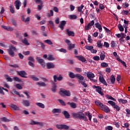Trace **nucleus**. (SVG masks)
<instances>
[{
    "instance_id": "774afa93",
    "label": "nucleus",
    "mask_w": 130,
    "mask_h": 130,
    "mask_svg": "<svg viewBox=\"0 0 130 130\" xmlns=\"http://www.w3.org/2000/svg\"><path fill=\"white\" fill-rule=\"evenodd\" d=\"M104 46H105V47L108 48V47H109V43H108V42H104Z\"/></svg>"
},
{
    "instance_id": "4be33fe9",
    "label": "nucleus",
    "mask_w": 130,
    "mask_h": 130,
    "mask_svg": "<svg viewBox=\"0 0 130 130\" xmlns=\"http://www.w3.org/2000/svg\"><path fill=\"white\" fill-rule=\"evenodd\" d=\"M36 105H37V106H38V107L42 108L43 109H44V108H45V105L42 103H37Z\"/></svg>"
},
{
    "instance_id": "c756f323",
    "label": "nucleus",
    "mask_w": 130,
    "mask_h": 130,
    "mask_svg": "<svg viewBox=\"0 0 130 130\" xmlns=\"http://www.w3.org/2000/svg\"><path fill=\"white\" fill-rule=\"evenodd\" d=\"M119 103H122V104H125L127 103V101L126 100H123L122 99H120L118 100Z\"/></svg>"
},
{
    "instance_id": "e2e57ef3",
    "label": "nucleus",
    "mask_w": 130,
    "mask_h": 130,
    "mask_svg": "<svg viewBox=\"0 0 130 130\" xmlns=\"http://www.w3.org/2000/svg\"><path fill=\"white\" fill-rule=\"evenodd\" d=\"M128 23H129V21L124 20V23L125 24L123 26H126V27H127L128 26Z\"/></svg>"
},
{
    "instance_id": "79ce46f5",
    "label": "nucleus",
    "mask_w": 130,
    "mask_h": 130,
    "mask_svg": "<svg viewBox=\"0 0 130 130\" xmlns=\"http://www.w3.org/2000/svg\"><path fill=\"white\" fill-rule=\"evenodd\" d=\"M110 80L112 84H114V83H115V77H114V76L112 75Z\"/></svg>"
},
{
    "instance_id": "423d86ee",
    "label": "nucleus",
    "mask_w": 130,
    "mask_h": 130,
    "mask_svg": "<svg viewBox=\"0 0 130 130\" xmlns=\"http://www.w3.org/2000/svg\"><path fill=\"white\" fill-rule=\"evenodd\" d=\"M85 49H87V50H90L91 53H97V50L94 49V47H93V46H85Z\"/></svg>"
},
{
    "instance_id": "f8f14e48",
    "label": "nucleus",
    "mask_w": 130,
    "mask_h": 130,
    "mask_svg": "<svg viewBox=\"0 0 130 130\" xmlns=\"http://www.w3.org/2000/svg\"><path fill=\"white\" fill-rule=\"evenodd\" d=\"M86 75L88 79H90L91 81H94L93 78H95V75H94L92 72H87Z\"/></svg>"
},
{
    "instance_id": "39448f33",
    "label": "nucleus",
    "mask_w": 130,
    "mask_h": 130,
    "mask_svg": "<svg viewBox=\"0 0 130 130\" xmlns=\"http://www.w3.org/2000/svg\"><path fill=\"white\" fill-rule=\"evenodd\" d=\"M56 127L58 129H69L70 127L66 124H57Z\"/></svg>"
},
{
    "instance_id": "f704fd0d",
    "label": "nucleus",
    "mask_w": 130,
    "mask_h": 130,
    "mask_svg": "<svg viewBox=\"0 0 130 130\" xmlns=\"http://www.w3.org/2000/svg\"><path fill=\"white\" fill-rule=\"evenodd\" d=\"M78 82L80 84L82 85V86H83V87H84V88H87V86H88V85H87V84H86V83H85V82L81 81V80H79Z\"/></svg>"
},
{
    "instance_id": "0e129e2a",
    "label": "nucleus",
    "mask_w": 130,
    "mask_h": 130,
    "mask_svg": "<svg viewBox=\"0 0 130 130\" xmlns=\"http://www.w3.org/2000/svg\"><path fill=\"white\" fill-rule=\"evenodd\" d=\"M38 44H40L42 48L43 49H44V48H45V46L44 45V44L41 42H38Z\"/></svg>"
},
{
    "instance_id": "3c124183",
    "label": "nucleus",
    "mask_w": 130,
    "mask_h": 130,
    "mask_svg": "<svg viewBox=\"0 0 130 130\" xmlns=\"http://www.w3.org/2000/svg\"><path fill=\"white\" fill-rule=\"evenodd\" d=\"M102 68H107L108 67V63L106 62H102L101 64Z\"/></svg>"
},
{
    "instance_id": "bb28decb",
    "label": "nucleus",
    "mask_w": 130,
    "mask_h": 130,
    "mask_svg": "<svg viewBox=\"0 0 130 130\" xmlns=\"http://www.w3.org/2000/svg\"><path fill=\"white\" fill-rule=\"evenodd\" d=\"M85 114L86 116L88 117L89 120L91 121L92 119V114L90 113L89 112H87L85 113Z\"/></svg>"
},
{
    "instance_id": "680f3d73",
    "label": "nucleus",
    "mask_w": 130,
    "mask_h": 130,
    "mask_svg": "<svg viewBox=\"0 0 130 130\" xmlns=\"http://www.w3.org/2000/svg\"><path fill=\"white\" fill-rule=\"evenodd\" d=\"M98 47L99 48L102 47V44L101 43V41H98L97 42Z\"/></svg>"
},
{
    "instance_id": "864d4df0",
    "label": "nucleus",
    "mask_w": 130,
    "mask_h": 130,
    "mask_svg": "<svg viewBox=\"0 0 130 130\" xmlns=\"http://www.w3.org/2000/svg\"><path fill=\"white\" fill-rule=\"evenodd\" d=\"M107 98L110 100H113V101H116V100L111 96L107 95Z\"/></svg>"
},
{
    "instance_id": "49530a36",
    "label": "nucleus",
    "mask_w": 130,
    "mask_h": 130,
    "mask_svg": "<svg viewBox=\"0 0 130 130\" xmlns=\"http://www.w3.org/2000/svg\"><path fill=\"white\" fill-rule=\"evenodd\" d=\"M15 87L19 90H22V89H23V87L20 84H16Z\"/></svg>"
},
{
    "instance_id": "4468645a",
    "label": "nucleus",
    "mask_w": 130,
    "mask_h": 130,
    "mask_svg": "<svg viewBox=\"0 0 130 130\" xmlns=\"http://www.w3.org/2000/svg\"><path fill=\"white\" fill-rule=\"evenodd\" d=\"M99 80L102 84H103V85H105V86H107V83H106V81H105V79H104V77H103V76H100Z\"/></svg>"
},
{
    "instance_id": "6ab92c4d",
    "label": "nucleus",
    "mask_w": 130,
    "mask_h": 130,
    "mask_svg": "<svg viewBox=\"0 0 130 130\" xmlns=\"http://www.w3.org/2000/svg\"><path fill=\"white\" fill-rule=\"evenodd\" d=\"M96 28H98L99 30V32H102V26L100 24V23H96L95 24Z\"/></svg>"
},
{
    "instance_id": "ddd939ff",
    "label": "nucleus",
    "mask_w": 130,
    "mask_h": 130,
    "mask_svg": "<svg viewBox=\"0 0 130 130\" xmlns=\"http://www.w3.org/2000/svg\"><path fill=\"white\" fill-rule=\"evenodd\" d=\"M53 78L54 82H57V80L61 81V80H62V76H61V75H59V77L58 78L56 75H54Z\"/></svg>"
},
{
    "instance_id": "412c9836",
    "label": "nucleus",
    "mask_w": 130,
    "mask_h": 130,
    "mask_svg": "<svg viewBox=\"0 0 130 130\" xmlns=\"http://www.w3.org/2000/svg\"><path fill=\"white\" fill-rule=\"evenodd\" d=\"M84 5H82L81 6L78 7L77 8L78 12L81 13V14H83L84 13V11H83V9L84 8Z\"/></svg>"
},
{
    "instance_id": "6e6d98bb",
    "label": "nucleus",
    "mask_w": 130,
    "mask_h": 130,
    "mask_svg": "<svg viewBox=\"0 0 130 130\" xmlns=\"http://www.w3.org/2000/svg\"><path fill=\"white\" fill-rule=\"evenodd\" d=\"M117 37L118 38H120V37H123L124 36V34L123 33H121V34H118L116 35Z\"/></svg>"
},
{
    "instance_id": "5701e85b",
    "label": "nucleus",
    "mask_w": 130,
    "mask_h": 130,
    "mask_svg": "<svg viewBox=\"0 0 130 130\" xmlns=\"http://www.w3.org/2000/svg\"><path fill=\"white\" fill-rule=\"evenodd\" d=\"M66 32L69 36H75V32H74V31H70L69 29H67Z\"/></svg>"
},
{
    "instance_id": "5fc2aeb1",
    "label": "nucleus",
    "mask_w": 130,
    "mask_h": 130,
    "mask_svg": "<svg viewBox=\"0 0 130 130\" xmlns=\"http://www.w3.org/2000/svg\"><path fill=\"white\" fill-rule=\"evenodd\" d=\"M29 124H30L31 125H34L35 124H37V122L33 120H31Z\"/></svg>"
},
{
    "instance_id": "a19ab883",
    "label": "nucleus",
    "mask_w": 130,
    "mask_h": 130,
    "mask_svg": "<svg viewBox=\"0 0 130 130\" xmlns=\"http://www.w3.org/2000/svg\"><path fill=\"white\" fill-rule=\"evenodd\" d=\"M118 29L120 32H123L124 31V28H123V26L120 24H119L118 26Z\"/></svg>"
},
{
    "instance_id": "37998d69",
    "label": "nucleus",
    "mask_w": 130,
    "mask_h": 130,
    "mask_svg": "<svg viewBox=\"0 0 130 130\" xmlns=\"http://www.w3.org/2000/svg\"><path fill=\"white\" fill-rule=\"evenodd\" d=\"M101 60H104L105 58V53H101L100 54Z\"/></svg>"
},
{
    "instance_id": "0eeeda50",
    "label": "nucleus",
    "mask_w": 130,
    "mask_h": 130,
    "mask_svg": "<svg viewBox=\"0 0 130 130\" xmlns=\"http://www.w3.org/2000/svg\"><path fill=\"white\" fill-rule=\"evenodd\" d=\"M93 88H95L96 91L98 92V93L100 94L102 96L104 95L103 91H102V88L99 86H93Z\"/></svg>"
},
{
    "instance_id": "cd10ccee",
    "label": "nucleus",
    "mask_w": 130,
    "mask_h": 130,
    "mask_svg": "<svg viewBox=\"0 0 130 130\" xmlns=\"http://www.w3.org/2000/svg\"><path fill=\"white\" fill-rule=\"evenodd\" d=\"M62 113L64 115L66 118H70V114H69V112H68V111H62Z\"/></svg>"
},
{
    "instance_id": "13d9d810",
    "label": "nucleus",
    "mask_w": 130,
    "mask_h": 130,
    "mask_svg": "<svg viewBox=\"0 0 130 130\" xmlns=\"http://www.w3.org/2000/svg\"><path fill=\"white\" fill-rule=\"evenodd\" d=\"M28 60H29V61H32V62H34V61H35L34 58L31 56L28 57Z\"/></svg>"
},
{
    "instance_id": "ea45409f",
    "label": "nucleus",
    "mask_w": 130,
    "mask_h": 130,
    "mask_svg": "<svg viewBox=\"0 0 130 130\" xmlns=\"http://www.w3.org/2000/svg\"><path fill=\"white\" fill-rule=\"evenodd\" d=\"M44 42H45V43H47L49 45H52V44H53V43L50 40H45Z\"/></svg>"
},
{
    "instance_id": "4c0bfd02",
    "label": "nucleus",
    "mask_w": 130,
    "mask_h": 130,
    "mask_svg": "<svg viewBox=\"0 0 130 130\" xmlns=\"http://www.w3.org/2000/svg\"><path fill=\"white\" fill-rule=\"evenodd\" d=\"M5 79H6L7 82H13V79L10 77L8 75H5Z\"/></svg>"
},
{
    "instance_id": "58836bf2",
    "label": "nucleus",
    "mask_w": 130,
    "mask_h": 130,
    "mask_svg": "<svg viewBox=\"0 0 130 130\" xmlns=\"http://www.w3.org/2000/svg\"><path fill=\"white\" fill-rule=\"evenodd\" d=\"M95 103L96 104V105H97V106H100V107H102L103 105V104H102V103L100 102V101H96L95 102Z\"/></svg>"
},
{
    "instance_id": "052dcab7",
    "label": "nucleus",
    "mask_w": 130,
    "mask_h": 130,
    "mask_svg": "<svg viewBox=\"0 0 130 130\" xmlns=\"http://www.w3.org/2000/svg\"><path fill=\"white\" fill-rule=\"evenodd\" d=\"M111 44V47H112V48H114V47H115V45L116 44L115 43V42H114V41H112Z\"/></svg>"
},
{
    "instance_id": "a18cd8bd",
    "label": "nucleus",
    "mask_w": 130,
    "mask_h": 130,
    "mask_svg": "<svg viewBox=\"0 0 130 130\" xmlns=\"http://www.w3.org/2000/svg\"><path fill=\"white\" fill-rule=\"evenodd\" d=\"M10 10L12 14H14L15 13V10L14 9V7H13V4H11L10 7Z\"/></svg>"
},
{
    "instance_id": "e433bc0d",
    "label": "nucleus",
    "mask_w": 130,
    "mask_h": 130,
    "mask_svg": "<svg viewBox=\"0 0 130 130\" xmlns=\"http://www.w3.org/2000/svg\"><path fill=\"white\" fill-rule=\"evenodd\" d=\"M57 86H56V84L55 83H54L52 87L51 88V91H52V92H56V87Z\"/></svg>"
},
{
    "instance_id": "4d7b16f0",
    "label": "nucleus",
    "mask_w": 130,
    "mask_h": 130,
    "mask_svg": "<svg viewBox=\"0 0 130 130\" xmlns=\"http://www.w3.org/2000/svg\"><path fill=\"white\" fill-rule=\"evenodd\" d=\"M30 78L33 80V81H39V79L34 76H31Z\"/></svg>"
},
{
    "instance_id": "6e6552de",
    "label": "nucleus",
    "mask_w": 130,
    "mask_h": 130,
    "mask_svg": "<svg viewBox=\"0 0 130 130\" xmlns=\"http://www.w3.org/2000/svg\"><path fill=\"white\" fill-rule=\"evenodd\" d=\"M36 60L41 64V66L43 67V68H45V62H44V60L42 58H40L39 57H37L36 58Z\"/></svg>"
},
{
    "instance_id": "dca6fc26",
    "label": "nucleus",
    "mask_w": 130,
    "mask_h": 130,
    "mask_svg": "<svg viewBox=\"0 0 130 130\" xmlns=\"http://www.w3.org/2000/svg\"><path fill=\"white\" fill-rule=\"evenodd\" d=\"M66 24H67V21H62L60 22V24H59V28L61 29V30H63V27H64V26H66Z\"/></svg>"
},
{
    "instance_id": "f3484780",
    "label": "nucleus",
    "mask_w": 130,
    "mask_h": 130,
    "mask_svg": "<svg viewBox=\"0 0 130 130\" xmlns=\"http://www.w3.org/2000/svg\"><path fill=\"white\" fill-rule=\"evenodd\" d=\"M18 75L22 77V78H27L26 76H27V73L25 72V71H20L18 72Z\"/></svg>"
},
{
    "instance_id": "f257e3e1",
    "label": "nucleus",
    "mask_w": 130,
    "mask_h": 130,
    "mask_svg": "<svg viewBox=\"0 0 130 130\" xmlns=\"http://www.w3.org/2000/svg\"><path fill=\"white\" fill-rule=\"evenodd\" d=\"M72 116L73 117H75L76 118H78L79 119H83L85 121H88V119L87 117L85 116V114L83 113L82 112H79V113H73Z\"/></svg>"
},
{
    "instance_id": "09e8293b",
    "label": "nucleus",
    "mask_w": 130,
    "mask_h": 130,
    "mask_svg": "<svg viewBox=\"0 0 130 130\" xmlns=\"http://www.w3.org/2000/svg\"><path fill=\"white\" fill-rule=\"evenodd\" d=\"M78 59L79 60H81V61H82V62H85V61H86V58H85V57H84L83 56L79 57Z\"/></svg>"
},
{
    "instance_id": "8fccbe9b",
    "label": "nucleus",
    "mask_w": 130,
    "mask_h": 130,
    "mask_svg": "<svg viewBox=\"0 0 130 130\" xmlns=\"http://www.w3.org/2000/svg\"><path fill=\"white\" fill-rule=\"evenodd\" d=\"M1 120L2 121H4V122H9V121H11V120H9V119H8L6 117L2 118Z\"/></svg>"
},
{
    "instance_id": "7c9ffc66",
    "label": "nucleus",
    "mask_w": 130,
    "mask_h": 130,
    "mask_svg": "<svg viewBox=\"0 0 130 130\" xmlns=\"http://www.w3.org/2000/svg\"><path fill=\"white\" fill-rule=\"evenodd\" d=\"M69 76L71 79H75L76 78V74L75 75L73 72H69Z\"/></svg>"
},
{
    "instance_id": "f03ea898",
    "label": "nucleus",
    "mask_w": 130,
    "mask_h": 130,
    "mask_svg": "<svg viewBox=\"0 0 130 130\" xmlns=\"http://www.w3.org/2000/svg\"><path fill=\"white\" fill-rule=\"evenodd\" d=\"M59 93L62 97H64V96H71V92L63 88H60Z\"/></svg>"
},
{
    "instance_id": "2eb2a0df",
    "label": "nucleus",
    "mask_w": 130,
    "mask_h": 130,
    "mask_svg": "<svg viewBox=\"0 0 130 130\" xmlns=\"http://www.w3.org/2000/svg\"><path fill=\"white\" fill-rule=\"evenodd\" d=\"M102 110H103V111H104L105 112H109V111H110V110H109V108L106 106L105 105H103V106H102V107H101Z\"/></svg>"
},
{
    "instance_id": "a878e982",
    "label": "nucleus",
    "mask_w": 130,
    "mask_h": 130,
    "mask_svg": "<svg viewBox=\"0 0 130 130\" xmlns=\"http://www.w3.org/2000/svg\"><path fill=\"white\" fill-rule=\"evenodd\" d=\"M75 78H77L79 81H83L84 80V77L80 74H76Z\"/></svg>"
},
{
    "instance_id": "338daca9",
    "label": "nucleus",
    "mask_w": 130,
    "mask_h": 130,
    "mask_svg": "<svg viewBox=\"0 0 130 130\" xmlns=\"http://www.w3.org/2000/svg\"><path fill=\"white\" fill-rule=\"evenodd\" d=\"M94 60H99L100 59V57L99 56H95L93 57Z\"/></svg>"
},
{
    "instance_id": "7ed1b4c3",
    "label": "nucleus",
    "mask_w": 130,
    "mask_h": 130,
    "mask_svg": "<svg viewBox=\"0 0 130 130\" xmlns=\"http://www.w3.org/2000/svg\"><path fill=\"white\" fill-rule=\"evenodd\" d=\"M14 51H17V49L14 46H10L9 49H8V52L10 56H15Z\"/></svg>"
},
{
    "instance_id": "20e7f679",
    "label": "nucleus",
    "mask_w": 130,
    "mask_h": 130,
    "mask_svg": "<svg viewBox=\"0 0 130 130\" xmlns=\"http://www.w3.org/2000/svg\"><path fill=\"white\" fill-rule=\"evenodd\" d=\"M108 103L110 104V105H111L113 108L116 110V111H119L120 110V107L116 105V103L115 102L112 101H109L108 102Z\"/></svg>"
},
{
    "instance_id": "9b49d317",
    "label": "nucleus",
    "mask_w": 130,
    "mask_h": 130,
    "mask_svg": "<svg viewBox=\"0 0 130 130\" xmlns=\"http://www.w3.org/2000/svg\"><path fill=\"white\" fill-rule=\"evenodd\" d=\"M14 5L16 10H20V7H21L22 3H21L19 0H17L15 2Z\"/></svg>"
},
{
    "instance_id": "c9c22d12",
    "label": "nucleus",
    "mask_w": 130,
    "mask_h": 130,
    "mask_svg": "<svg viewBox=\"0 0 130 130\" xmlns=\"http://www.w3.org/2000/svg\"><path fill=\"white\" fill-rule=\"evenodd\" d=\"M47 59L48 60H50L51 61L52 60H55V58L53 57V56H52V55H49L47 57Z\"/></svg>"
},
{
    "instance_id": "c85d7f7f",
    "label": "nucleus",
    "mask_w": 130,
    "mask_h": 130,
    "mask_svg": "<svg viewBox=\"0 0 130 130\" xmlns=\"http://www.w3.org/2000/svg\"><path fill=\"white\" fill-rule=\"evenodd\" d=\"M21 41L23 44H25V45H30V44L28 42V40L26 38H24Z\"/></svg>"
},
{
    "instance_id": "2f4dec72",
    "label": "nucleus",
    "mask_w": 130,
    "mask_h": 130,
    "mask_svg": "<svg viewBox=\"0 0 130 130\" xmlns=\"http://www.w3.org/2000/svg\"><path fill=\"white\" fill-rule=\"evenodd\" d=\"M68 104H69L72 108H76L77 107V105L74 103L68 102Z\"/></svg>"
},
{
    "instance_id": "b1692460",
    "label": "nucleus",
    "mask_w": 130,
    "mask_h": 130,
    "mask_svg": "<svg viewBox=\"0 0 130 130\" xmlns=\"http://www.w3.org/2000/svg\"><path fill=\"white\" fill-rule=\"evenodd\" d=\"M36 85L39 87H45V86H46V84L44 82H37Z\"/></svg>"
},
{
    "instance_id": "a211bd4d",
    "label": "nucleus",
    "mask_w": 130,
    "mask_h": 130,
    "mask_svg": "<svg viewBox=\"0 0 130 130\" xmlns=\"http://www.w3.org/2000/svg\"><path fill=\"white\" fill-rule=\"evenodd\" d=\"M61 113V110L60 109H53L52 110V113L53 114H55L56 113Z\"/></svg>"
},
{
    "instance_id": "de8ad7c7",
    "label": "nucleus",
    "mask_w": 130,
    "mask_h": 130,
    "mask_svg": "<svg viewBox=\"0 0 130 130\" xmlns=\"http://www.w3.org/2000/svg\"><path fill=\"white\" fill-rule=\"evenodd\" d=\"M13 80L15 81V82H22V80L20 78H19V77H13Z\"/></svg>"
},
{
    "instance_id": "bf43d9fd",
    "label": "nucleus",
    "mask_w": 130,
    "mask_h": 130,
    "mask_svg": "<svg viewBox=\"0 0 130 130\" xmlns=\"http://www.w3.org/2000/svg\"><path fill=\"white\" fill-rule=\"evenodd\" d=\"M105 129L106 130H112V129H113V127L111 126H107L105 127Z\"/></svg>"
},
{
    "instance_id": "9d476101",
    "label": "nucleus",
    "mask_w": 130,
    "mask_h": 130,
    "mask_svg": "<svg viewBox=\"0 0 130 130\" xmlns=\"http://www.w3.org/2000/svg\"><path fill=\"white\" fill-rule=\"evenodd\" d=\"M46 68L47 70H50V69H54L55 65L52 62H48L46 63Z\"/></svg>"
},
{
    "instance_id": "69168bd1",
    "label": "nucleus",
    "mask_w": 130,
    "mask_h": 130,
    "mask_svg": "<svg viewBox=\"0 0 130 130\" xmlns=\"http://www.w3.org/2000/svg\"><path fill=\"white\" fill-rule=\"evenodd\" d=\"M58 51H60V52H63V53H67V50L63 48H61L60 49L58 50Z\"/></svg>"
},
{
    "instance_id": "603ef678",
    "label": "nucleus",
    "mask_w": 130,
    "mask_h": 130,
    "mask_svg": "<svg viewBox=\"0 0 130 130\" xmlns=\"http://www.w3.org/2000/svg\"><path fill=\"white\" fill-rule=\"evenodd\" d=\"M58 101H59V103L63 106H66V103H64V101H62V100H58Z\"/></svg>"
},
{
    "instance_id": "c03bdc74",
    "label": "nucleus",
    "mask_w": 130,
    "mask_h": 130,
    "mask_svg": "<svg viewBox=\"0 0 130 130\" xmlns=\"http://www.w3.org/2000/svg\"><path fill=\"white\" fill-rule=\"evenodd\" d=\"M73 48H75V44H69V45H68V50H71V49H73Z\"/></svg>"
},
{
    "instance_id": "aec40b11",
    "label": "nucleus",
    "mask_w": 130,
    "mask_h": 130,
    "mask_svg": "<svg viewBox=\"0 0 130 130\" xmlns=\"http://www.w3.org/2000/svg\"><path fill=\"white\" fill-rule=\"evenodd\" d=\"M2 28H3V29H5V30H7V31L14 30V28L11 26H2Z\"/></svg>"
},
{
    "instance_id": "1a4fd4ad",
    "label": "nucleus",
    "mask_w": 130,
    "mask_h": 130,
    "mask_svg": "<svg viewBox=\"0 0 130 130\" xmlns=\"http://www.w3.org/2000/svg\"><path fill=\"white\" fill-rule=\"evenodd\" d=\"M95 23V22H94V20H92L90 22H89L87 25H85V30L88 31L92 28V26L94 25Z\"/></svg>"
},
{
    "instance_id": "393cba45",
    "label": "nucleus",
    "mask_w": 130,
    "mask_h": 130,
    "mask_svg": "<svg viewBox=\"0 0 130 130\" xmlns=\"http://www.w3.org/2000/svg\"><path fill=\"white\" fill-rule=\"evenodd\" d=\"M10 106L11 107V108H12V109H13V110H19V107H17V105L11 104Z\"/></svg>"
},
{
    "instance_id": "72a5a7b5",
    "label": "nucleus",
    "mask_w": 130,
    "mask_h": 130,
    "mask_svg": "<svg viewBox=\"0 0 130 130\" xmlns=\"http://www.w3.org/2000/svg\"><path fill=\"white\" fill-rule=\"evenodd\" d=\"M69 19L71 20H75L78 18V17L76 16V15H70L68 16Z\"/></svg>"
},
{
    "instance_id": "473e14b6",
    "label": "nucleus",
    "mask_w": 130,
    "mask_h": 130,
    "mask_svg": "<svg viewBox=\"0 0 130 130\" xmlns=\"http://www.w3.org/2000/svg\"><path fill=\"white\" fill-rule=\"evenodd\" d=\"M22 104L25 105L26 107H28L30 105V103L27 100H23L22 102Z\"/></svg>"
}]
</instances>
